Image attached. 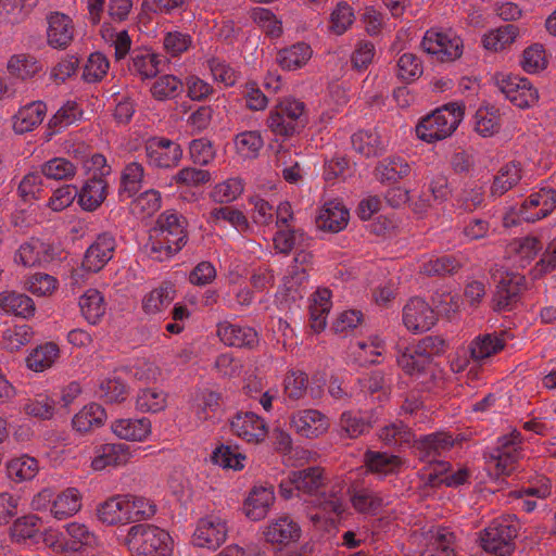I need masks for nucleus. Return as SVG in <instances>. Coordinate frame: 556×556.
Masks as SVG:
<instances>
[{"label":"nucleus","instance_id":"25","mask_svg":"<svg viewBox=\"0 0 556 556\" xmlns=\"http://www.w3.org/2000/svg\"><path fill=\"white\" fill-rule=\"evenodd\" d=\"M288 480L290 485L306 494L318 493L326 482L324 469L318 466L291 471Z\"/></svg>","mask_w":556,"mask_h":556},{"label":"nucleus","instance_id":"59","mask_svg":"<svg viewBox=\"0 0 556 556\" xmlns=\"http://www.w3.org/2000/svg\"><path fill=\"white\" fill-rule=\"evenodd\" d=\"M41 174L49 179H68L75 176L76 166L64 157H54L41 165Z\"/></svg>","mask_w":556,"mask_h":556},{"label":"nucleus","instance_id":"37","mask_svg":"<svg viewBox=\"0 0 556 556\" xmlns=\"http://www.w3.org/2000/svg\"><path fill=\"white\" fill-rule=\"evenodd\" d=\"M67 539L63 543L66 552H79L84 547L93 546L97 542L96 535L89 529L78 522H71L66 526Z\"/></svg>","mask_w":556,"mask_h":556},{"label":"nucleus","instance_id":"23","mask_svg":"<svg viewBox=\"0 0 556 556\" xmlns=\"http://www.w3.org/2000/svg\"><path fill=\"white\" fill-rule=\"evenodd\" d=\"M349 211L338 201H329L320 208L316 225L321 230L339 232L349 222Z\"/></svg>","mask_w":556,"mask_h":556},{"label":"nucleus","instance_id":"40","mask_svg":"<svg viewBox=\"0 0 556 556\" xmlns=\"http://www.w3.org/2000/svg\"><path fill=\"white\" fill-rule=\"evenodd\" d=\"M106 418L104 408L99 404H90L85 406L73 418V427L78 432H88L103 425Z\"/></svg>","mask_w":556,"mask_h":556},{"label":"nucleus","instance_id":"38","mask_svg":"<svg viewBox=\"0 0 556 556\" xmlns=\"http://www.w3.org/2000/svg\"><path fill=\"white\" fill-rule=\"evenodd\" d=\"M60 356L59 346L53 342H47L37 346L27 356V367L36 372L50 368Z\"/></svg>","mask_w":556,"mask_h":556},{"label":"nucleus","instance_id":"55","mask_svg":"<svg viewBox=\"0 0 556 556\" xmlns=\"http://www.w3.org/2000/svg\"><path fill=\"white\" fill-rule=\"evenodd\" d=\"M279 230L274 236V247L282 254H289L296 244H300L304 239V231L287 225L286 227H278Z\"/></svg>","mask_w":556,"mask_h":556},{"label":"nucleus","instance_id":"57","mask_svg":"<svg viewBox=\"0 0 556 556\" xmlns=\"http://www.w3.org/2000/svg\"><path fill=\"white\" fill-rule=\"evenodd\" d=\"M182 89V83L174 75L159 77L151 87L152 97L164 101L177 97Z\"/></svg>","mask_w":556,"mask_h":556},{"label":"nucleus","instance_id":"56","mask_svg":"<svg viewBox=\"0 0 556 556\" xmlns=\"http://www.w3.org/2000/svg\"><path fill=\"white\" fill-rule=\"evenodd\" d=\"M143 173V166L140 163L128 164L121 177L119 193H126L128 198L135 195L141 189Z\"/></svg>","mask_w":556,"mask_h":556},{"label":"nucleus","instance_id":"22","mask_svg":"<svg viewBox=\"0 0 556 556\" xmlns=\"http://www.w3.org/2000/svg\"><path fill=\"white\" fill-rule=\"evenodd\" d=\"M275 502L273 486H254L244 502L243 509L251 520H261L266 517Z\"/></svg>","mask_w":556,"mask_h":556},{"label":"nucleus","instance_id":"61","mask_svg":"<svg viewBox=\"0 0 556 556\" xmlns=\"http://www.w3.org/2000/svg\"><path fill=\"white\" fill-rule=\"evenodd\" d=\"M161 207V194L156 190L141 193L131 204V212L139 218L153 215Z\"/></svg>","mask_w":556,"mask_h":556},{"label":"nucleus","instance_id":"33","mask_svg":"<svg viewBox=\"0 0 556 556\" xmlns=\"http://www.w3.org/2000/svg\"><path fill=\"white\" fill-rule=\"evenodd\" d=\"M364 463L368 471L381 476L394 473L402 466L401 457L374 451L364 454Z\"/></svg>","mask_w":556,"mask_h":556},{"label":"nucleus","instance_id":"19","mask_svg":"<svg viewBox=\"0 0 556 556\" xmlns=\"http://www.w3.org/2000/svg\"><path fill=\"white\" fill-rule=\"evenodd\" d=\"M52 260L51 245L34 238L21 244L14 256V262L25 267L40 266Z\"/></svg>","mask_w":556,"mask_h":556},{"label":"nucleus","instance_id":"31","mask_svg":"<svg viewBox=\"0 0 556 556\" xmlns=\"http://www.w3.org/2000/svg\"><path fill=\"white\" fill-rule=\"evenodd\" d=\"M312 48L305 42H296L277 52L276 61L287 71H294L304 66L312 58Z\"/></svg>","mask_w":556,"mask_h":556},{"label":"nucleus","instance_id":"36","mask_svg":"<svg viewBox=\"0 0 556 556\" xmlns=\"http://www.w3.org/2000/svg\"><path fill=\"white\" fill-rule=\"evenodd\" d=\"M79 307L83 316L89 324L96 325L104 316L106 305L101 292L97 289H88L79 299Z\"/></svg>","mask_w":556,"mask_h":556},{"label":"nucleus","instance_id":"27","mask_svg":"<svg viewBox=\"0 0 556 556\" xmlns=\"http://www.w3.org/2000/svg\"><path fill=\"white\" fill-rule=\"evenodd\" d=\"M108 182L101 177L91 176L78 192V203L85 211H94L106 198Z\"/></svg>","mask_w":556,"mask_h":556},{"label":"nucleus","instance_id":"15","mask_svg":"<svg viewBox=\"0 0 556 556\" xmlns=\"http://www.w3.org/2000/svg\"><path fill=\"white\" fill-rule=\"evenodd\" d=\"M455 440L447 432H434L414 440V448L418 458L422 462L435 463L437 458L448 452L454 446Z\"/></svg>","mask_w":556,"mask_h":556},{"label":"nucleus","instance_id":"46","mask_svg":"<svg viewBox=\"0 0 556 556\" xmlns=\"http://www.w3.org/2000/svg\"><path fill=\"white\" fill-rule=\"evenodd\" d=\"M505 346V341L497 334L488 333L482 337H478L470 344L471 357L476 361H482L488 358Z\"/></svg>","mask_w":556,"mask_h":556},{"label":"nucleus","instance_id":"2","mask_svg":"<svg viewBox=\"0 0 556 556\" xmlns=\"http://www.w3.org/2000/svg\"><path fill=\"white\" fill-rule=\"evenodd\" d=\"M125 544L132 556H172L173 552L168 532L149 523L130 527Z\"/></svg>","mask_w":556,"mask_h":556},{"label":"nucleus","instance_id":"58","mask_svg":"<svg viewBox=\"0 0 556 556\" xmlns=\"http://www.w3.org/2000/svg\"><path fill=\"white\" fill-rule=\"evenodd\" d=\"M264 141L256 130L243 131L235 137L236 150L244 157H256Z\"/></svg>","mask_w":556,"mask_h":556},{"label":"nucleus","instance_id":"64","mask_svg":"<svg viewBox=\"0 0 556 556\" xmlns=\"http://www.w3.org/2000/svg\"><path fill=\"white\" fill-rule=\"evenodd\" d=\"M110 63L100 52L90 54L83 72V78L87 83L100 81L108 73Z\"/></svg>","mask_w":556,"mask_h":556},{"label":"nucleus","instance_id":"5","mask_svg":"<svg viewBox=\"0 0 556 556\" xmlns=\"http://www.w3.org/2000/svg\"><path fill=\"white\" fill-rule=\"evenodd\" d=\"M520 529L515 516H503L494 519L481 533L482 548L495 556H508L515 549V539Z\"/></svg>","mask_w":556,"mask_h":556},{"label":"nucleus","instance_id":"47","mask_svg":"<svg viewBox=\"0 0 556 556\" xmlns=\"http://www.w3.org/2000/svg\"><path fill=\"white\" fill-rule=\"evenodd\" d=\"M123 497L128 522H136L154 516L156 507L148 498L131 494L123 495Z\"/></svg>","mask_w":556,"mask_h":556},{"label":"nucleus","instance_id":"17","mask_svg":"<svg viewBox=\"0 0 556 556\" xmlns=\"http://www.w3.org/2000/svg\"><path fill=\"white\" fill-rule=\"evenodd\" d=\"M114 250V237L110 233L99 235L96 241L87 249L83 267L88 271L98 273L113 257Z\"/></svg>","mask_w":556,"mask_h":556},{"label":"nucleus","instance_id":"32","mask_svg":"<svg viewBox=\"0 0 556 556\" xmlns=\"http://www.w3.org/2000/svg\"><path fill=\"white\" fill-rule=\"evenodd\" d=\"M175 289L169 282H163L142 299V309L148 315L163 312L175 300Z\"/></svg>","mask_w":556,"mask_h":556},{"label":"nucleus","instance_id":"12","mask_svg":"<svg viewBox=\"0 0 556 556\" xmlns=\"http://www.w3.org/2000/svg\"><path fill=\"white\" fill-rule=\"evenodd\" d=\"M402 319L408 331L421 333L430 330L438 318L434 309L424 299L415 296L403 307Z\"/></svg>","mask_w":556,"mask_h":556},{"label":"nucleus","instance_id":"50","mask_svg":"<svg viewBox=\"0 0 556 556\" xmlns=\"http://www.w3.org/2000/svg\"><path fill=\"white\" fill-rule=\"evenodd\" d=\"M518 33L519 30L516 25L506 24L484 35L483 46L488 50H502L514 42Z\"/></svg>","mask_w":556,"mask_h":556},{"label":"nucleus","instance_id":"53","mask_svg":"<svg viewBox=\"0 0 556 556\" xmlns=\"http://www.w3.org/2000/svg\"><path fill=\"white\" fill-rule=\"evenodd\" d=\"M38 471V463L35 458L24 455L10 460L8 476L15 482L33 479Z\"/></svg>","mask_w":556,"mask_h":556},{"label":"nucleus","instance_id":"24","mask_svg":"<svg viewBox=\"0 0 556 556\" xmlns=\"http://www.w3.org/2000/svg\"><path fill=\"white\" fill-rule=\"evenodd\" d=\"M111 429L119 439L141 442L151 433V421L148 418H121L112 422Z\"/></svg>","mask_w":556,"mask_h":556},{"label":"nucleus","instance_id":"18","mask_svg":"<svg viewBox=\"0 0 556 556\" xmlns=\"http://www.w3.org/2000/svg\"><path fill=\"white\" fill-rule=\"evenodd\" d=\"M301 533V527L289 516H280L274 519L264 531L266 541L277 545H288L296 542Z\"/></svg>","mask_w":556,"mask_h":556},{"label":"nucleus","instance_id":"54","mask_svg":"<svg viewBox=\"0 0 556 556\" xmlns=\"http://www.w3.org/2000/svg\"><path fill=\"white\" fill-rule=\"evenodd\" d=\"M308 377L301 370H289L283 380V393L290 401L303 399L307 392Z\"/></svg>","mask_w":556,"mask_h":556},{"label":"nucleus","instance_id":"8","mask_svg":"<svg viewBox=\"0 0 556 556\" xmlns=\"http://www.w3.org/2000/svg\"><path fill=\"white\" fill-rule=\"evenodd\" d=\"M497 274H500V280L492 299L493 309L496 312H509L520 300L525 277L514 273H501L498 269L492 271V277L496 279Z\"/></svg>","mask_w":556,"mask_h":556},{"label":"nucleus","instance_id":"51","mask_svg":"<svg viewBox=\"0 0 556 556\" xmlns=\"http://www.w3.org/2000/svg\"><path fill=\"white\" fill-rule=\"evenodd\" d=\"M353 148L361 154L376 156L382 150L380 136L375 130H359L352 136Z\"/></svg>","mask_w":556,"mask_h":556},{"label":"nucleus","instance_id":"28","mask_svg":"<svg viewBox=\"0 0 556 556\" xmlns=\"http://www.w3.org/2000/svg\"><path fill=\"white\" fill-rule=\"evenodd\" d=\"M0 308L8 314L28 319L35 315L33 299L24 293L4 291L0 293Z\"/></svg>","mask_w":556,"mask_h":556},{"label":"nucleus","instance_id":"63","mask_svg":"<svg viewBox=\"0 0 556 556\" xmlns=\"http://www.w3.org/2000/svg\"><path fill=\"white\" fill-rule=\"evenodd\" d=\"M127 394V386L118 378L105 379L100 383L99 396L106 403H121Z\"/></svg>","mask_w":556,"mask_h":556},{"label":"nucleus","instance_id":"3","mask_svg":"<svg viewBox=\"0 0 556 556\" xmlns=\"http://www.w3.org/2000/svg\"><path fill=\"white\" fill-rule=\"evenodd\" d=\"M464 117V105L447 103L420 119L416 126L417 137L433 143L450 137Z\"/></svg>","mask_w":556,"mask_h":556},{"label":"nucleus","instance_id":"21","mask_svg":"<svg viewBox=\"0 0 556 556\" xmlns=\"http://www.w3.org/2000/svg\"><path fill=\"white\" fill-rule=\"evenodd\" d=\"M131 457L129 446L124 443H108L101 445L96 451V456L91 462L94 470H103L106 467L126 465Z\"/></svg>","mask_w":556,"mask_h":556},{"label":"nucleus","instance_id":"39","mask_svg":"<svg viewBox=\"0 0 556 556\" xmlns=\"http://www.w3.org/2000/svg\"><path fill=\"white\" fill-rule=\"evenodd\" d=\"M473 119L475 131L481 137H492L501 129V115L498 110L494 106H480Z\"/></svg>","mask_w":556,"mask_h":556},{"label":"nucleus","instance_id":"16","mask_svg":"<svg viewBox=\"0 0 556 556\" xmlns=\"http://www.w3.org/2000/svg\"><path fill=\"white\" fill-rule=\"evenodd\" d=\"M233 434L249 443L262 442L267 435V427L260 416L252 412L237 413L230 421Z\"/></svg>","mask_w":556,"mask_h":556},{"label":"nucleus","instance_id":"20","mask_svg":"<svg viewBox=\"0 0 556 556\" xmlns=\"http://www.w3.org/2000/svg\"><path fill=\"white\" fill-rule=\"evenodd\" d=\"M217 334L225 344L236 348L254 349L260 342L257 332L248 326L224 323L218 325Z\"/></svg>","mask_w":556,"mask_h":556},{"label":"nucleus","instance_id":"10","mask_svg":"<svg viewBox=\"0 0 556 556\" xmlns=\"http://www.w3.org/2000/svg\"><path fill=\"white\" fill-rule=\"evenodd\" d=\"M496 85L502 93L520 109L530 108L539 100V92L527 78L514 75H502L496 78Z\"/></svg>","mask_w":556,"mask_h":556},{"label":"nucleus","instance_id":"4","mask_svg":"<svg viewBox=\"0 0 556 556\" xmlns=\"http://www.w3.org/2000/svg\"><path fill=\"white\" fill-rule=\"evenodd\" d=\"M307 124L304 102L286 98L277 103L269 112L266 125L277 137L285 139L300 134Z\"/></svg>","mask_w":556,"mask_h":556},{"label":"nucleus","instance_id":"29","mask_svg":"<svg viewBox=\"0 0 556 556\" xmlns=\"http://www.w3.org/2000/svg\"><path fill=\"white\" fill-rule=\"evenodd\" d=\"M396 363L408 376H420L426 374L432 364L416 348H397Z\"/></svg>","mask_w":556,"mask_h":556},{"label":"nucleus","instance_id":"13","mask_svg":"<svg viewBox=\"0 0 556 556\" xmlns=\"http://www.w3.org/2000/svg\"><path fill=\"white\" fill-rule=\"evenodd\" d=\"M47 43L53 49L65 50L74 40L75 25L65 13L51 11L46 15Z\"/></svg>","mask_w":556,"mask_h":556},{"label":"nucleus","instance_id":"34","mask_svg":"<svg viewBox=\"0 0 556 556\" xmlns=\"http://www.w3.org/2000/svg\"><path fill=\"white\" fill-rule=\"evenodd\" d=\"M222 404L223 399L219 393L211 390H203L195 395L191 409L200 421H205L216 415L220 409Z\"/></svg>","mask_w":556,"mask_h":556},{"label":"nucleus","instance_id":"62","mask_svg":"<svg viewBox=\"0 0 556 556\" xmlns=\"http://www.w3.org/2000/svg\"><path fill=\"white\" fill-rule=\"evenodd\" d=\"M459 208L473 212L484 202V188L476 182L467 184L457 197Z\"/></svg>","mask_w":556,"mask_h":556},{"label":"nucleus","instance_id":"41","mask_svg":"<svg viewBox=\"0 0 556 556\" xmlns=\"http://www.w3.org/2000/svg\"><path fill=\"white\" fill-rule=\"evenodd\" d=\"M376 177L381 181L395 182L407 177L410 165L400 156L383 160L375 168Z\"/></svg>","mask_w":556,"mask_h":556},{"label":"nucleus","instance_id":"11","mask_svg":"<svg viewBox=\"0 0 556 556\" xmlns=\"http://www.w3.org/2000/svg\"><path fill=\"white\" fill-rule=\"evenodd\" d=\"M228 527L225 519L208 515L199 519L192 542L195 546L216 549L227 539Z\"/></svg>","mask_w":556,"mask_h":556},{"label":"nucleus","instance_id":"42","mask_svg":"<svg viewBox=\"0 0 556 556\" xmlns=\"http://www.w3.org/2000/svg\"><path fill=\"white\" fill-rule=\"evenodd\" d=\"M167 406V393L159 388L139 390L136 397V408L142 413H159Z\"/></svg>","mask_w":556,"mask_h":556},{"label":"nucleus","instance_id":"44","mask_svg":"<svg viewBox=\"0 0 556 556\" xmlns=\"http://www.w3.org/2000/svg\"><path fill=\"white\" fill-rule=\"evenodd\" d=\"M157 55L150 52L135 51L131 54L128 70L131 74L138 75L141 79L156 76L159 73Z\"/></svg>","mask_w":556,"mask_h":556},{"label":"nucleus","instance_id":"1","mask_svg":"<svg viewBox=\"0 0 556 556\" xmlns=\"http://www.w3.org/2000/svg\"><path fill=\"white\" fill-rule=\"evenodd\" d=\"M187 225V219L177 212H163L150 236V255L164 261L179 252L188 240Z\"/></svg>","mask_w":556,"mask_h":556},{"label":"nucleus","instance_id":"43","mask_svg":"<svg viewBox=\"0 0 556 556\" xmlns=\"http://www.w3.org/2000/svg\"><path fill=\"white\" fill-rule=\"evenodd\" d=\"M81 507L78 491L67 489L53 500L50 511L54 518L62 520L76 514Z\"/></svg>","mask_w":556,"mask_h":556},{"label":"nucleus","instance_id":"49","mask_svg":"<svg viewBox=\"0 0 556 556\" xmlns=\"http://www.w3.org/2000/svg\"><path fill=\"white\" fill-rule=\"evenodd\" d=\"M414 433L409 427L402 421L390 424L379 432V439L388 446H402L414 443Z\"/></svg>","mask_w":556,"mask_h":556},{"label":"nucleus","instance_id":"9","mask_svg":"<svg viewBox=\"0 0 556 556\" xmlns=\"http://www.w3.org/2000/svg\"><path fill=\"white\" fill-rule=\"evenodd\" d=\"M146 156L150 165L170 168L178 165L182 157L179 143L164 137H152L144 144Z\"/></svg>","mask_w":556,"mask_h":556},{"label":"nucleus","instance_id":"30","mask_svg":"<svg viewBox=\"0 0 556 556\" xmlns=\"http://www.w3.org/2000/svg\"><path fill=\"white\" fill-rule=\"evenodd\" d=\"M426 544L420 556H455L453 542L454 535L446 529L429 531L426 536Z\"/></svg>","mask_w":556,"mask_h":556},{"label":"nucleus","instance_id":"35","mask_svg":"<svg viewBox=\"0 0 556 556\" xmlns=\"http://www.w3.org/2000/svg\"><path fill=\"white\" fill-rule=\"evenodd\" d=\"M521 179L520 163L510 162L503 165L493 179L491 186V195L502 197L508 190L514 188Z\"/></svg>","mask_w":556,"mask_h":556},{"label":"nucleus","instance_id":"60","mask_svg":"<svg viewBox=\"0 0 556 556\" xmlns=\"http://www.w3.org/2000/svg\"><path fill=\"white\" fill-rule=\"evenodd\" d=\"M58 285V280L53 276L35 273L25 280L24 288L37 296H48L56 290Z\"/></svg>","mask_w":556,"mask_h":556},{"label":"nucleus","instance_id":"6","mask_svg":"<svg viewBox=\"0 0 556 556\" xmlns=\"http://www.w3.org/2000/svg\"><path fill=\"white\" fill-rule=\"evenodd\" d=\"M520 444L521 434L517 430L498 438L496 447L484 454L488 469L497 478L514 472L520 456Z\"/></svg>","mask_w":556,"mask_h":556},{"label":"nucleus","instance_id":"26","mask_svg":"<svg viewBox=\"0 0 556 556\" xmlns=\"http://www.w3.org/2000/svg\"><path fill=\"white\" fill-rule=\"evenodd\" d=\"M47 113V106L41 101H34L18 110L13 117V128L17 134L31 131L39 126Z\"/></svg>","mask_w":556,"mask_h":556},{"label":"nucleus","instance_id":"52","mask_svg":"<svg viewBox=\"0 0 556 556\" xmlns=\"http://www.w3.org/2000/svg\"><path fill=\"white\" fill-rule=\"evenodd\" d=\"M351 502L353 507L363 514H376L383 505V498L377 492L366 488L355 490Z\"/></svg>","mask_w":556,"mask_h":556},{"label":"nucleus","instance_id":"14","mask_svg":"<svg viewBox=\"0 0 556 556\" xmlns=\"http://www.w3.org/2000/svg\"><path fill=\"white\" fill-rule=\"evenodd\" d=\"M290 426L299 435L315 439L327 432L329 419L318 409H300L291 415Z\"/></svg>","mask_w":556,"mask_h":556},{"label":"nucleus","instance_id":"45","mask_svg":"<svg viewBox=\"0 0 556 556\" xmlns=\"http://www.w3.org/2000/svg\"><path fill=\"white\" fill-rule=\"evenodd\" d=\"M123 495H117L102 503L98 508L99 519L106 525L128 523Z\"/></svg>","mask_w":556,"mask_h":556},{"label":"nucleus","instance_id":"48","mask_svg":"<svg viewBox=\"0 0 556 556\" xmlns=\"http://www.w3.org/2000/svg\"><path fill=\"white\" fill-rule=\"evenodd\" d=\"M41 70L40 63L34 55L30 54H15L11 56L8 62V71L11 75L28 79L34 77Z\"/></svg>","mask_w":556,"mask_h":556},{"label":"nucleus","instance_id":"7","mask_svg":"<svg viewBox=\"0 0 556 556\" xmlns=\"http://www.w3.org/2000/svg\"><path fill=\"white\" fill-rule=\"evenodd\" d=\"M421 48L441 62H453L462 56L464 45L462 38L451 30L430 29L422 38Z\"/></svg>","mask_w":556,"mask_h":556}]
</instances>
